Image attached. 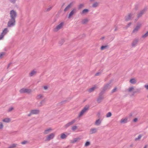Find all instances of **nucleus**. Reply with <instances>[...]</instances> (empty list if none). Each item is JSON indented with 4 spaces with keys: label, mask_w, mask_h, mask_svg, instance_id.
I'll return each mask as SVG.
<instances>
[{
    "label": "nucleus",
    "mask_w": 148,
    "mask_h": 148,
    "mask_svg": "<svg viewBox=\"0 0 148 148\" xmlns=\"http://www.w3.org/2000/svg\"><path fill=\"white\" fill-rule=\"evenodd\" d=\"M112 81L111 80L110 82L106 84L103 86L102 90L101 92H103V93H104L105 91L107 90L110 89L112 86V85H111V83L112 82Z\"/></svg>",
    "instance_id": "nucleus-1"
},
{
    "label": "nucleus",
    "mask_w": 148,
    "mask_h": 148,
    "mask_svg": "<svg viewBox=\"0 0 148 148\" xmlns=\"http://www.w3.org/2000/svg\"><path fill=\"white\" fill-rule=\"evenodd\" d=\"M15 19L10 18L8 23V27H11L15 25Z\"/></svg>",
    "instance_id": "nucleus-2"
},
{
    "label": "nucleus",
    "mask_w": 148,
    "mask_h": 148,
    "mask_svg": "<svg viewBox=\"0 0 148 148\" xmlns=\"http://www.w3.org/2000/svg\"><path fill=\"white\" fill-rule=\"evenodd\" d=\"M104 94L103 92H101L99 93V97L97 99V102L98 103H101L104 99V96L103 95Z\"/></svg>",
    "instance_id": "nucleus-3"
},
{
    "label": "nucleus",
    "mask_w": 148,
    "mask_h": 148,
    "mask_svg": "<svg viewBox=\"0 0 148 148\" xmlns=\"http://www.w3.org/2000/svg\"><path fill=\"white\" fill-rule=\"evenodd\" d=\"M10 18L15 19L17 14L16 12L14 10L10 11Z\"/></svg>",
    "instance_id": "nucleus-4"
},
{
    "label": "nucleus",
    "mask_w": 148,
    "mask_h": 148,
    "mask_svg": "<svg viewBox=\"0 0 148 148\" xmlns=\"http://www.w3.org/2000/svg\"><path fill=\"white\" fill-rule=\"evenodd\" d=\"M19 92L21 93H27L29 94L31 92L32 90L30 89L23 88L20 90Z\"/></svg>",
    "instance_id": "nucleus-5"
},
{
    "label": "nucleus",
    "mask_w": 148,
    "mask_h": 148,
    "mask_svg": "<svg viewBox=\"0 0 148 148\" xmlns=\"http://www.w3.org/2000/svg\"><path fill=\"white\" fill-rule=\"evenodd\" d=\"M63 22L61 23L59 25H57L56 27L53 29V31L54 32L58 31L60 29H61L64 25Z\"/></svg>",
    "instance_id": "nucleus-6"
},
{
    "label": "nucleus",
    "mask_w": 148,
    "mask_h": 148,
    "mask_svg": "<svg viewBox=\"0 0 148 148\" xmlns=\"http://www.w3.org/2000/svg\"><path fill=\"white\" fill-rule=\"evenodd\" d=\"M147 10L146 8H144L142 10H141L138 14H137V18H138L142 16L145 12Z\"/></svg>",
    "instance_id": "nucleus-7"
},
{
    "label": "nucleus",
    "mask_w": 148,
    "mask_h": 148,
    "mask_svg": "<svg viewBox=\"0 0 148 148\" xmlns=\"http://www.w3.org/2000/svg\"><path fill=\"white\" fill-rule=\"evenodd\" d=\"M141 25L140 23L138 24L132 31V33L136 34L140 29Z\"/></svg>",
    "instance_id": "nucleus-8"
},
{
    "label": "nucleus",
    "mask_w": 148,
    "mask_h": 148,
    "mask_svg": "<svg viewBox=\"0 0 148 148\" xmlns=\"http://www.w3.org/2000/svg\"><path fill=\"white\" fill-rule=\"evenodd\" d=\"M55 136V134L54 133H51L50 134L48 135L46 137L45 139L46 141H49L51 139H52Z\"/></svg>",
    "instance_id": "nucleus-9"
},
{
    "label": "nucleus",
    "mask_w": 148,
    "mask_h": 148,
    "mask_svg": "<svg viewBox=\"0 0 148 148\" xmlns=\"http://www.w3.org/2000/svg\"><path fill=\"white\" fill-rule=\"evenodd\" d=\"M77 12V9L76 8H74L70 13L69 16L68 18H70L74 14L76 13Z\"/></svg>",
    "instance_id": "nucleus-10"
},
{
    "label": "nucleus",
    "mask_w": 148,
    "mask_h": 148,
    "mask_svg": "<svg viewBox=\"0 0 148 148\" xmlns=\"http://www.w3.org/2000/svg\"><path fill=\"white\" fill-rule=\"evenodd\" d=\"M133 14L131 13H129L128 14L127 16L125 17V21H128L131 19V17L133 15Z\"/></svg>",
    "instance_id": "nucleus-11"
},
{
    "label": "nucleus",
    "mask_w": 148,
    "mask_h": 148,
    "mask_svg": "<svg viewBox=\"0 0 148 148\" xmlns=\"http://www.w3.org/2000/svg\"><path fill=\"white\" fill-rule=\"evenodd\" d=\"M73 2L70 3L69 5L64 9V12H66L73 5Z\"/></svg>",
    "instance_id": "nucleus-12"
},
{
    "label": "nucleus",
    "mask_w": 148,
    "mask_h": 148,
    "mask_svg": "<svg viewBox=\"0 0 148 148\" xmlns=\"http://www.w3.org/2000/svg\"><path fill=\"white\" fill-rule=\"evenodd\" d=\"M141 92V89L140 88H137L136 89V90L134 91H133L131 96H133L134 95V94L136 93H140Z\"/></svg>",
    "instance_id": "nucleus-13"
},
{
    "label": "nucleus",
    "mask_w": 148,
    "mask_h": 148,
    "mask_svg": "<svg viewBox=\"0 0 148 148\" xmlns=\"http://www.w3.org/2000/svg\"><path fill=\"white\" fill-rule=\"evenodd\" d=\"M75 120H73L72 121L69 122L64 126V127L65 128L68 127L70 126H71L73 125L75 122Z\"/></svg>",
    "instance_id": "nucleus-14"
},
{
    "label": "nucleus",
    "mask_w": 148,
    "mask_h": 148,
    "mask_svg": "<svg viewBox=\"0 0 148 148\" xmlns=\"http://www.w3.org/2000/svg\"><path fill=\"white\" fill-rule=\"evenodd\" d=\"M139 40L138 39L136 38L133 41L132 45L133 47H134L138 43Z\"/></svg>",
    "instance_id": "nucleus-15"
},
{
    "label": "nucleus",
    "mask_w": 148,
    "mask_h": 148,
    "mask_svg": "<svg viewBox=\"0 0 148 148\" xmlns=\"http://www.w3.org/2000/svg\"><path fill=\"white\" fill-rule=\"evenodd\" d=\"M99 3H100L99 2H95L93 3L92 5V7L93 8H97L99 6Z\"/></svg>",
    "instance_id": "nucleus-16"
},
{
    "label": "nucleus",
    "mask_w": 148,
    "mask_h": 148,
    "mask_svg": "<svg viewBox=\"0 0 148 148\" xmlns=\"http://www.w3.org/2000/svg\"><path fill=\"white\" fill-rule=\"evenodd\" d=\"M130 82L132 84H135L137 82V80L135 78H133L130 79Z\"/></svg>",
    "instance_id": "nucleus-17"
},
{
    "label": "nucleus",
    "mask_w": 148,
    "mask_h": 148,
    "mask_svg": "<svg viewBox=\"0 0 148 148\" xmlns=\"http://www.w3.org/2000/svg\"><path fill=\"white\" fill-rule=\"evenodd\" d=\"M89 20L87 18L84 19L82 21V23L83 24H86L88 22Z\"/></svg>",
    "instance_id": "nucleus-18"
},
{
    "label": "nucleus",
    "mask_w": 148,
    "mask_h": 148,
    "mask_svg": "<svg viewBox=\"0 0 148 148\" xmlns=\"http://www.w3.org/2000/svg\"><path fill=\"white\" fill-rule=\"evenodd\" d=\"M97 129L96 128H92L90 130V133L91 134L95 133L97 132Z\"/></svg>",
    "instance_id": "nucleus-19"
},
{
    "label": "nucleus",
    "mask_w": 148,
    "mask_h": 148,
    "mask_svg": "<svg viewBox=\"0 0 148 148\" xmlns=\"http://www.w3.org/2000/svg\"><path fill=\"white\" fill-rule=\"evenodd\" d=\"M36 72L34 70H33L29 73V75L30 77H32L36 75Z\"/></svg>",
    "instance_id": "nucleus-20"
},
{
    "label": "nucleus",
    "mask_w": 148,
    "mask_h": 148,
    "mask_svg": "<svg viewBox=\"0 0 148 148\" xmlns=\"http://www.w3.org/2000/svg\"><path fill=\"white\" fill-rule=\"evenodd\" d=\"M66 102H67L66 100H64V101H62L58 103L57 104V106H62V105L65 104L66 103Z\"/></svg>",
    "instance_id": "nucleus-21"
},
{
    "label": "nucleus",
    "mask_w": 148,
    "mask_h": 148,
    "mask_svg": "<svg viewBox=\"0 0 148 148\" xmlns=\"http://www.w3.org/2000/svg\"><path fill=\"white\" fill-rule=\"evenodd\" d=\"M89 11V10L88 9H85L83 10L82 12L81 13L82 14H86Z\"/></svg>",
    "instance_id": "nucleus-22"
},
{
    "label": "nucleus",
    "mask_w": 148,
    "mask_h": 148,
    "mask_svg": "<svg viewBox=\"0 0 148 148\" xmlns=\"http://www.w3.org/2000/svg\"><path fill=\"white\" fill-rule=\"evenodd\" d=\"M81 138H74L73 140L71 141V143H74L76 142L79 141Z\"/></svg>",
    "instance_id": "nucleus-23"
},
{
    "label": "nucleus",
    "mask_w": 148,
    "mask_h": 148,
    "mask_svg": "<svg viewBox=\"0 0 148 148\" xmlns=\"http://www.w3.org/2000/svg\"><path fill=\"white\" fill-rule=\"evenodd\" d=\"M3 121L5 123H9L11 121V119L9 118H6L3 119Z\"/></svg>",
    "instance_id": "nucleus-24"
},
{
    "label": "nucleus",
    "mask_w": 148,
    "mask_h": 148,
    "mask_svg": "<svg viewBox=\"0 0 148 148\" xmlns=\"http://www.w3.org/2000/svg\"><path fill=\"white\" fill-rule=\"evenodd\" d=\"M52 130V129L51 128H49L48 129L45 130L44 132V134H46L49 133Z\"/></svg>",
    "instance_id": "nucleus-25"
},
{
    "label": "nucleus",
    "mask_w": 148,
    "mask_h": 148,
    "mask_svg": "<svg viewBox=\"0 0 148 148\" xmlns=\"http://www.w3.org/2000/svg\"><path fill=\"white\" fill-rule=\"evenodd\" d=\"M127 118L122 119L120 121V123H126L127 122Z\"/></svg>",
    "instance_id": "nucleus-26"
},
{
    "label": "nucleus",
    "mask_w": 148,
    "mask_h": 148,
    "mask_svg": "<svg viewBox=\"0 0 148 148\" xmlns=\"http://www.w3.org/2000/svg\"><path fill=\"white\" fill-rule=\"evenodd\" d=\"M96 86H94V87H92V88H90L88 90V91L89 92H93L95 90L96 88Z\"/></svg>",
    "instance_id": "nucleus-27"
},
{
    "label": "nucleus",
    "mask_w": 148,
    "mask_h": 148,
    "mask_svg": "<svg viewBox=\"0 0 148 148\" xmlns=\"http://www.w3.org/2000/svg\"><path fill=\"white\" fill-rule=\"evenodd\" d=\"M44 96L42 95L39 94L37 96L36 99H39L42 98Z\"/></svg>",
    "instance_id": "nucleus-28"
},
{
    "label": "nucleus",
    "mask_w": 148,
    "mask_h": 148,
    "mask_svg": "<svg viewBox=\"0 0 148 148\" xmlns=\"http://www.w3.org/2000/svg\"><path fill=\"white\" fill-rule=\"evenodd\" d=\"M8 31L7 28H5L4 30L3 31V32L1 33V34L3 35H4V36L8 32Z\"/></svg>",
    "instance_id": "nucleus-29"
},
{
    "label": "nucleus",
    "mask_w": 148,
    "mask_h": 148,
    "mask_svg": "<svg viewBox=\"0 0 148 148\" xmlns=\"http://www.w3.org/2000/svg\"><path fill=\"white\" fill-rule=\"evenodd\" d=\"M89 108V106L88 105L86 106L83 108V109L81 110V111H86L88 110Z\"/></svg>",
    "instance_id": "nucleus-30"
},
{
    "label": "nucleus",
    "mask_w": 148,
    "mask_h": 148,
    "mask_svg": "<svg viewBox=\"0 0 148 148\" xmlns=\"http://www.w3.org/2000/svg\"><path fill=\"white\" fill-rule=\"evenodd\" d=\"M17 145L16 144H13L9 146L8 148H15L16 147Z\"/></svg>",
    "instance_id": "nucleus-31"
},
{
    "label": "nucleus",
    "mask_w": 148,
    "mask_h": 148,
    "mask_svg": "<svg viewBox=\"0 0 148 148\" xmlns=\"http://www.w3.org/2000/svg\"><path fill=\"white\" fill-rule=\"evenodd\" d=\"M101 121L100 119H99L96 121L95 122V124L96 125H99L101 124Z\"/></svg>",
    "instance_id": "nucleus-32"
},
{
    "label": "nucleus",
    "mask_w": 148,
    "mask_h": 148,
    "mask_svg": "<svg viewBox=\"0 0 148 148\" xmlns=\"http://www.w3.org/2000/svg\"><path fill=\"white\" fill-rule=\"evenodd\" d=\"M38 112H31L28 115V116H30L31 115L37 114L38 113Z\"/></svg>",
    "instance_id": "nucleus-33"
},
{
    "label": "nucleus",
    "mask_w": 148,
    "mask_h": 148,
    "mask_svg": "<svg viewBox=\"0 0 148 148\" xmlns=\"http://www.w3.org/2000/svg\"><path fill=\"white\" fill-rule=\"evenodd\" d=\"M84 6V4H79L78 7V10H80L83 8Z\"/></svg>",
    "instance_id": "nucleus-34"
},
{
    "label": "nucleus",
    "mask_w": 148,
    "mask_h": 148,
    "mask_svg": "<svg viewBox=\"0 0 148 148\" xmlns=\"http://www.w3.org/2000/svg\"><path fill=\"white\" fill-rule=\"evenodd\" d=\"M134 90V88L133 87H129L128 89V92H131Z\"/></svg>",
    "instance_id": "nucleus-35"
},
{
    "label": "nucleus",
    "mask_w": 148,
    "mask_h": 148,
    "mask_svg": "<svg viewBox=\"0 0 148 148\" xmlns=\"http://www.w3.org/2000/svg\"><path fill=\"white\" fill-rule=\"evenodd\" d=\"M67 136L65 134L63 133L61 134L60 137L62 139H64L66 138Z\"/></svg>",
    "instance_id": "nucleus-36"
},
{
    "label": "nucleus",
    "mask_w": 148,
    "mask_h": 148,
    "mask_svg": "<svg viewBox=\"0 0 148 148\" xmlns=\"http://www.w3.org/2000/svg\"><path fill=\"white\" fill-rule=\"evenodd\" d=\"M148 36V31H147L145 34L143 35L142 37V38H145Z\"/></svg>",
    "instance_id": "nucleus-37"
},
{
    "label": "nucleus",
    "mask_w": 148,
    "mask_h": 148,
    "mask_svg": "<svg viewBox=\"0 0 148 148\" xmlns=\"http://www.w3.org/2000/svg\"><path fill=\"white\" fill-rule=\"evenodd\" d=\"M108 47V45L102 46L101 47V49L103 50L104 49H106L107 47Z\"/></svg>",
    "instance_id": "nucleus-38"
},
{
    "label": "nucleus",
    "mask_w": 148,
    "mask_h": 148,
    "mask_svg": "<svg viewBox=\"0 0 148 148\" xmlns=\"http://www.w3.org/2000/svg\"><path fill=\"white\" fill-rule=\"evenodd\" d=\"M142 137V135H139L138 136L137 138H136L135 139V140H140V139H141V138Z\"/></svg>",
    "instance_id": "nucleus-39"
},
{
    "label": "nucleus",
    "mask_w": 148,
    "mask_h": 148,
    "mask_svg": "<svg viewBox=\"0 0 148 148\" xmlns=\"http://www.w3.org/2000/svg\"><path fill=\"white\" fill-rule=\"evenodd\" d=\"M45 99L42 100V101H41L40 103V105H39L40 106H42L43 104L45 103Z\"/></svg>",
    "instance_id": "nucleus-40"
},
{
    "label": "nucleus",
    "mask_w": 148,
    "mask_h": 148,
    "mask_svg": "<svg viewBox=\"0 0 148 148\" xmlns=\"http://www.w3.org/2000/svg\"><path fill=\"white\" fill-rule=\"evenodd\" d=\"M77 129V126H74L73 127H72V130L73 131H75Z\"/></svg>",
    "instance_id": "nucleus-41"
},
{
    "label": "nucleus",
    "mask_w": 148,
    "mask_h": 148,
    "mask_svg": "<svg viewBox=\"0 0 148 148\" xmlns=\"http://www.w3.org/2000/svg\"><path fill=\"white\" fill-rule=\"evenodd\" d=\"M112 115V114L111 112H109L108 113V114H106V117H110Z\"/></svg>",
    "instance_id": "nucleus-42"
},
{
    "label": "nucleus",
    "mask_w": 148,
    "mask_h": 148,
    "mask_svg": "<svg viewBox=\"0 0 148 148\" xmlns=\"http://www.w3.org/2000/svg\"><path fill=\"white\" fill-rule=\"evenodd\" d=\"M117 88L116 87L114 88L111 91V93H113L114 92H116V91Z\"/></svg>",
    "instance_id": "nucleus-43"
},
{
    "label": "nucleus",
    "mask_w": 148,
    "mask_h": 148,
    "mask_svg": "<svg viewBox=\"0 0 148 148\" xmlns=\"http://www.w3.org/2000/svg\"><path fill=\"white\" fill-rule=\"evenodd\" d=\"M5 54V52H1L0 53V59H1L2 58V56L4 55Z\"/></svg>",
    "instance_id": "nucleus-44"
},
{
    "label": "nucleus",
    "mask_w": 148,
    "mask_h": 148,
    "mask_svg": "<svg viewBox=\"0 0 148 148\" xmlns=\"http://www.w3.org/2000/svg\"><path fill=\"white\" fill-rule=\"evenodd\" d=\"M15 110V109H14V108H13V107H10V108H9L8 109V111H11L12 110Z\"/></svg>",
    "instance_id": "nucleus-45"
},
{
    "label": "nucleus",
    "mask_w": 148,
    "mask_h": 148,
    "mask_svg": "<svg viewBox=\"0 0 148 148\" xmlns=\"http://www.w3.org/2000/svg\"><path fill=\"white\" fill-rule=\"evenodd\" d=\"M101 73H102V71H101V72H97L95 74V76H98L99 75H100L101 74Z\"/></svg>",
    "instance_id": "nucleus-46"
},
{
    "label": "nucleus",
    "mask_w": 148,
    "mask_h": 148,
    "mask_svg": "<svg viewBox=\"0 0 148 148\" xmlns=\"http://www.w3.org/2000/svg\"><path fill=\"white\" fill-rule=\"evenodd\" d=\"M85 112H81L79 115V117L81 116L83 114H84Z\"/></svg>",
    "instance_id": "nucleus-47"
},
{
    "label": "nucleus",
    "mask_w": 148,
    "mask_h": 148,
    "mask_svg": "<svg viewBox=\"0 0 148 148\" xmlns=\"http://www.w3.org/2000/svg\"><path fill=\"white\" fill-rule=\"evenodd\" d=\"M52 7H50L49 8H47L46 9V12H48L49 11L52 9Z\"/></svg>",
    "instance_id": "nucleus-48"
},
{
    "label": "nucleus",
    "mask_w": 148,
    "mask_h": 148,
    "mask_svg": "<svg viewBox=\"0 0 148 148\" xmlns=\"http://www.w3.org/2000/svg\"><path fill=\"white\" fill-rule=\"evenodd\" d=\"M90 144V143L89 142H87L85 144V146H87L89 145Z\"/></svg>",
    "instance_id": "nucleus-49"
},
{
    "label": "nucleus",
    "mask_w": 148,
    "mask_h": 148,
    "mask_svg": "<svg viewBox=\"0 0 148 148\" xmlns=\"http://www.w3.org/2000/svg\"><path fill=\"white\" fill-rule=\"evenodd\" d=\"M64 42V40H62L60 41L59 43L61 45H62L63 44Z\"/></svg>",
    "instance_id": "nucleus-50"
},
{
    "label": "nucleus",
    "mask_w": 148,
    "mask_h": 148,
    "mask_svg": "<svg viewBox=\"0 0 148 148\" xmlns=\"http://www.w3.org/2000/svg\"><path fill=\"white\" fill-rule=\"evenodd\" d=\"M3 124L0 122V129H2L3 127Z\"/></svg>",
    "instance_id": "nucleus-51"
},
{
    "label": "nucleus",
    "mask_w": 148,
    "mask_h": 148,
    "mask_svg": "<svg viewBox=\"0 0 148 148\" xmlns=\"http://www.w3.org/2000/svg\"><path fill=\"white\" fill-rule=\"evenodd\" d=\"M27 143V142L26 141H24L21 142V143L22 145H24L26 144Z\"/></svg>",
    "instance_id": "nucleus-52"
},
{
    "label": "nucleus",
    "mask_w": 148,
    "mask_h": 148,
    "mask_svg": "<svg viewBox=\"0 0 148 148\" xmlns=\"http://www.w3.org/2000/svg\"><path fill=\"white\" fill-rule=\"evenodd\" d=\"M9 1L13 3H14L15 2L16 0H9Z\"/></svg>",
    "instance_id": "nucleus-53"
},
{
    "label": "nucleus",
    "mask_w": 148,
    "mask_h": 148,
    "mask_svg": "<svg viewBox=\"0 0 148 148\" xmlns=\"http://www.w3.org/2000/svg\"><path fill=\"white\" fill-rule=\"evenodd\" d=\"M132 23L131 22H130V23H129L126 26V28H128L129 27H130V25H131Z\"/></svg>",
    "instance_id": "nucleus-54"
},
{
    "label": "nucleus",
    "mask_w": 148,
    "mask_h": 148,
    "mask_svg": "<svg viewBox=\"0 0 148 148\" xmlns=\"http://www.w3.org/2000/svg\"><path fill=\"white\" fill-rule=\"evenodd\" d=\"M4 36V35H3L1 34L0 35V40H1L3 38Z\"/></svg>",
    "instance_id": "nucleus-55"
},
{
    "label": "nucleus",
    "mask_w": 148,
    "mask_h": 148,
    "mask_svg": "<svg viewBox=\"0 0 148 148\" xmlns=\"http://www.w3.org/2000/svg\"><path fill=\"white\" fill-rule=\"evenodd\" d=\"M145 88L146 89L148 90V84L147 85H145L144 86Z\"/></svg>",
    "instance_id": "nucleus-56"
},
{
    "label": "nucleus",
    "mask_w": 148,
    "mask_h": 148,
    "mask_svg": "<svg viewBox=\"0 0 148 148\" xmlns=\"http://www.w3.org/2000/svg\"><path fill=\"white\" fill-rule=\"evenodd\" d=\"M137 121H138V119L136 118H135L133 120V121L134 122H136Z\"/></svg>",
    "instance_id": "nucleus-57"
},
{
    "label": "nucleus",
    "mask_w": 148,
    "mask_h": 148,
    "mask_svg": "<svg viewBox=\"0 0 148 148\" xmlns=\"http://www.w3.org/2000/svg\"><path fill=\"white\" fill-rule=\"evenodd\" d=\"M44 88L45 90H47L48 88V87L47 86H45L44 87Z\"/></svg>",
    "instance_id": "nucleus-58"
},
{
    "label": "nucleus",
    "mask_w": 148,
    "mask_h": 148,
    "mask_svg": "<svg viewBox=\"0 0 148 148\" xmlns=\"http://www.w3.org/2000/svg\"><path fill=\"white\" fill-rule=\"evenodd\" d=\"M12 64V63H10L8 65V67H7V69H8V68L10 67V65Z\"/></svg>",
    "instance_id": "nucleus-59"
},
{
    "label": "nucleus",
    "mask_w": 148,
    "mask_h": 148,
    "mask_svg": "<svg viewBox=\"0 0 148 148\" xmlns=\"http://www.w3.org/2000/svg\"><path fill=\"white\" fill-rule=\"evenodd\" d=\"M31 111H39L38 110H31Z\"/></svg>",
    "instance_id": "nucleus-60"
},
{
    "label": "nucleus",
    "mask_w": 148,
    "mask_h": 148,
    "mask_svg": "<svg viewBox=\"0 0 148 148\" xmlns=\"http://www.w3.org/2000/svg\"><path fill=\"white\" fill-rule=\"evenodd\" d=\"M65 3H63L62 4V6H61V8H62L63 7V6H64V5H65Z\"/></svg>",
    "instance_id": "nucleus-61"
},
{
    "label": "nucleus",
    "mask_w": 148,
    "mask_h": 148,
    "mask_svg": "<svg viewBox=\"0 0 148 148\" xmlns=\"http://www.w3.org/2000/svg\"><path fill=\"white\" fill-rule=\"evenodd\" d=\"M147 145H145V146L144 147V148H147Z\"/></svg>",
    "instance_id": "nucleus-62"
},
{
    "label": "nucleus",
    "mask_w": 148,
    "mask_h": 148,
    "mask_svg": "<svg viewBox=\"0 0 148 148\" xmlns=\"http://www.w3.org/2000/svg\"><path fill=\"white\" fill-rule=\"evenodd\" d=\"M135 9L136 10H137L138 9V7H135Z\"/></svg>",
    "instance_id": "nucleus-63"
},
{
    "label": "nucleus",
    "mask_w": 148,
    "mask_h": 148,
    "mask_svg": "<svg viewBox=\"0 0 148 148\" xmlns=\"http://www.w3.org/2000/svg\"><path fill=\"white\" fill-rule=\"evenodd\" d=\"M104 37H102L101 38V40H103V39L104 38Z\"/></svg>",
    "instance_id": "nucleus-64"
}]
</instances>
